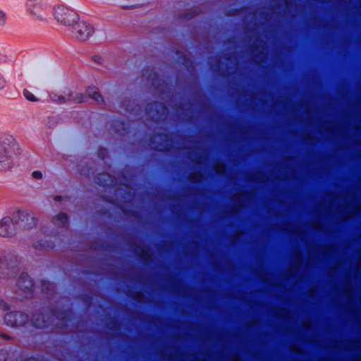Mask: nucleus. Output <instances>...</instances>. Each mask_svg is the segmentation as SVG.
Returning a JSON list of instances; mask_svg holds the SVG:
<instances>
[{
    "label": "nucleus",
    "mask_w": 361,
    "mask_h": 361,
    "mask_svg": "<svg viewBox=\"0 0 361 361\" xmlns=\"http://www.w3.org/2000/svg\"><path fill=\"white\" fill-rule=\"evenodd\" d=\"M54 18L58 23L66 27L73 26L78 20V14L63 5L55 7Z\"/></svg>",
    "instance_id": "nucleus-1"
},
{
    "label": "nucleus",
    "mask_w": 361,
    "mask_h": 361,
    "mask_svg": "<svg viewBox=\"0 0 361 361\" xmlns=\"http://www.w3.org/2000/svg\"><path fill=\"white\" fill-rule=\"evenodd\" d=\"M0 150L6 154L14 156H16L20 152L18 143L11 135H6L0 138Z\"/></svg>",
    "instance_id": "nucleus-2"
},
{
    "label": "nucleus",
    "mask_w": 361,
    "mask_h": 361,
    "mask_svg": "<svg viewBox=\"0 0 361 361\" xmlns=\"http://www.w3.org/2000/svg\"><path fill=\"white\" fill-rule=\"evenodd\" d=\"M73 25V36L77 39L85 41L94 32L93 27L85 21L75 23Z\"/></svg>",
    "instance_id": "nucleus-3"
},
{
    "label": "nucleus",
    "mask_w": 361,
    "mask_h": 361,
    "mask_svg": "<svg viewBox=\"0 0 361 361\" xmlns=\"http://www.w3.org/2000/svg\"><path fill=\"white\" fill-rule=\"evenodd\" d=\"M27 12L37 19H42L47 5L43 0H27L26 2Z\"/></svg>",
    "instance_id": "nucleus-4"
},
{
    "label": "nucleus",
    "mask_w": 361,
    "mask_h": 361,
    "mask_svg": "<svg viewBox=\"0 0 361 361\" xmlns=\"http://www.w3.org/2000/svg\"><path fill=\"white\" fill-rule=\"evenodd\" d=\"M27 320V316L20 312H11L5 316L6 324L12 326L23 325Z\"/></svg>",
    "instance_id": "nucleus-5"
},
{
    "label": "nucleus",
    "mask_w": 361,
    "mask_h": 361,
    "mask_svg": "<svg viewBox=\"0 0 361 361\" xmlns=\"http://www.w3.org/2000/svg\"><path fill=\"white\" fill-rule=\"evenodd\" d=\"M14 233L15 226L11 217L6 216L0 220V236L9 237Z\"/></svg>",
    "instance_id": "nucleus-6"
},
{
    "label": "nucleus",
    "mask_w": 361,
    "mask_h": 361,
    "mask_svg": "<svg viewBox=\"0 0 361 361\" xmlns=\"http://www.w3.org/2000/svg\"><path fill=\"white\" fill-rule=\"evenodd\" d=\"M14 155H10L0 150V171H6L13 166V157Z\"/></svg>",
    "instance_id": "nucleus-7"
},
{
    "label": "nucleus",
    "mask_w": 361,
    "mask_h": 361,
    "mask_svg": "<svg viewBox=\"0 0 361 361\" xmlns=\"http://www.w3.org/2000/svg\"><path fill=\"white\" fill-rule=\"evenodd\" d=\"M17 285L20 289L25 291L31 290L33 283L30 276L25 274L20 276Z\"/></svg>",
    "instance_id": "nucleus-8"
},
{
    "label": "nucleus",
    "mask_w": 361,
    "mask_h": 361,
    "mask_svg": "<svg viewBox=\"0 0 361 361\" xmlns=\"http://www.w3.org/2000/svg\"><path fill=\"white\" fill-rule=\"evenodd\" d=\"M44 318V316L43 314L35 315L31 319L32 324L37 328L45 326V322Z\"/></svg>",
    "instance_id": "nucleus-9"
},
{
    "label": "nucleus",
    "mask_w": 361,
    "mask_h": 361,
    "mask_svg": "<svg viewBox=\"0 0 361 361\" xmlns=\"http://www.w3.org/2000/svg\"><path fill=\"white\" fill-rule=\"evenodd\" d=\"M87 93L90 97L92 98L97 102L102 101V98L99 92H98L97 89L95 87H90L87 90Z\"/></svg>",
    "instance_id": "nucleus-10"
},
{
    "label": "nucleus",
    "mask_w": 361,
    "mask_h": 361,
    "mask_svg": "<svg viewBox=\"0 0 361 361\" xmlns=\"http://www.w3.org/2000/svg\"><path fill=\"white\" fill-rule=\"evenodd\" d=\"M67 223V216L62 213L54 217V224L63 226Z\"/></svg>",
    "instance_id": "nucleus-11"
},
{
    "label": "nucleus",
    "mask_w": 361,
    "mask_h": 361,
    "mask_svg": "<svg viewBox=\"0 0 361 361\" xmlns=\"http://www.w3.org/2000/svg\"><path fill=\"white\" fill-rule=\"evenodd\" d=\"M71 99H73L77 102H83L85 101V97L82 95H80V97L78 95H75V97H73V94H70L67 98L63 97L61 99L63 102H66Z\"/></svg>",
    "instance_id": "nucleus-12"
},
{
    "label": "nucleus",
    "mask_w": 361,
    "mask_h": 361,
    "mask_svg": "<svg viewBox=\"0 0 361 361\" xmlns=\"http://www.w3.org/2000/svg\"><path fill=\"white\" fill-rule=\"evenodd\" d=\"M23 95L24 97L30 102H36L37 101V97L29 90H24L23 91Z\"/></svg>",
    "instance_id": "nucleus-13"
},
{
    "label": "nucleus",
    "mask_w": 361,
    "mask_h": 361,
    "mask_svg": "<svg viewBox=\"0 0 361 361\" xmlns=\"http://www.w3.org/2000/svg\"><path fill=\"white\" fill-rule=\"evenodd\" d=\"M7 22L6 13L0 8V26H5Z\"/></svg>",
    "instance_id": "nucleus-14"
},
{
    "label": "nucleus",
    "mask_w": 361,
    "mask_h": 361,
    "mask_svg": "<svg viewBox=\"0 0 361 361\" xmlns=\"http://www.w3.org/2000/svg\"><path fill=\"white\" fill-rule=\"evenodd\" d=\"M16 274V268H12V269H8V273L5 274L4 273L0 274V277L3 279H6L7 277L13 276V275Z\"/></svg>",
    "instance_id": "nucleus-15"
},
{
    "label": "nucleus",
    "mask_w": 361,
    "mask_h": 361,
    "mask_svg": "<svg viewBox=\"0 0 361 361\" xmlns=\"http://www.w3.org/2000/svg\"><path fill=\"white\" fill-rule=\"evenodd\" d=\"M32 176L35 179H42L43 176L42 173L39 171H35L32 173Z\"/></svg>",
    "instance_id": "nucleus-16"
},
{
    "label": "nucleus",
    "mask_w": 361,
    "mask_h": 361,
    "mask_svg": "<svg viewBox=\"0 0 361 361\" xmlns=\"http://www.w3.org/2000/svg\"><path fill=\"white\" fill-rule=\"evenodd\" d=\"M215 170L218 173H223L225 171V166L223 164H217Z\"/></svg>",
    "instance_id": "nucleus-17"
},
{
    "label": "nucleus",
    "mask_w": 361,
    "mask_h": 361,
    "mask_svg": "<svg viewBox=\"0 0 361 361\" xmlns=\"http://www.w3.org/2000/svg\"><path fill=\"white\" fill-rule=\"evenodd\" d=\"M0 309L6 310L8 309V305L4 300H0Z\"/></svg>",
    "instance_id": "nucleus-18"
},
{
    "label": "nucleus",
    "mask_w": 361,
    "mask_h": 361,
    "mask_svg": "<svg viewBox=\"0 0 361 361\" xmlns=\"http://www.w3.org/2000/svg\"><path fill=\"white\" fill-rule=\"evenodd\" d=\"M6 56L4 54L0 53V64L4 63L6 61Z\"/></svg>",
    "instance_id": "nucleus-19"
},
{
    "label": "nucleus",
    "mask_w": 361,
    "mask_h": 361,
    "mask_svg": "<svg viewBox=\"0 0 361 361\" xmlns=\"http://www.w3.org/2000/svg\"><path fill=\"white\" fill-rule=\"evenodd\" d=\"M61 196H56V197H55V200H56V201H60V200H61Z\"/></svg>",
    "instance_id": "nucleus-20"
},
{
    "label": "nucleus",
    "mask_w": 361,
    "mask_h": 361,
    "mask_svg": "<svg viewBox=\"0 0 361 361\" xmlns=\"http://www.w3.org/2000/svg\"><path fill=\"white\" fill-rule=\"evenodd\" d=\"M27 361H35V360H33V359H30V360H27Z\"/></svg>",
    "instance_id": "nucleus-21"
},
{
    "label": "nucleus",
    "mask_w": 361,
    "mask_h": 361,
    "mask_svg": "<svg viewBox=\"0 0 361 361\" xmlns=\"http://www.w3.org/2000/svg\"><path fill=\"white\" fill-rule=\"evenodd\" d=\"M35 247H36V248H39V246L38 245H35Z\"/></svg>",
    "instance_id": "nucleus-22"
}]
</instances>
